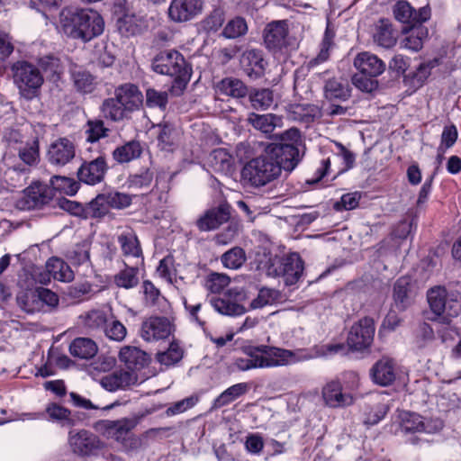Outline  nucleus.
<instances>
[{
  "label": "nucleus",
  "instance_id": "obj_1",
  "mask_svg": "<svg viewBox=\"0 0 461 461\" xmlns=\"http://www.w3.org/2000/svg\"><path fill=\"white\" fill-rule=\"evenodd\" d=\"M59 23L67 37L83 43L100 36L104 30L102 15L91 8L79 10L64 8L59 14Z\"/></svg>",
  "mask_w": 461,
  "mask_h": 461
},
{
  "label": "nucleus",
  "instance_id": "obj_2",
  "mask_svg": "<svg viewBox=\"0 0 461 461\" xmlns=\"http://www.w3.org/2000/svg\"><path fill=\"white\" fill-rule=\"evenodd\" d=\"M427 300L432 320L448 322L451 318L461 312V295L456 291H448L445 286L438 285L427 293Z\"/></svg>",
  "mask_w": 461,
  "mask_h": 461
},
{
  "label": "nucleus",
  "instance_id": "obj_3",
  "mask_svg": "<svg viewBox=\"0 0 461 461\" xmlns=\"http://www.w3.org/2000/svg\"><path fill=\"white\" fill-rule=\"evenodd\" d=\"M154 72L174 77L176 82L185 86L192 76V68L184 56L176 50L159 51L152 59Z\"/></svg>",
  "mask_w": 461,
  "mask_h": 461
},
{
  "label": "nucleus",
  "instance_id": "obj_4",
  "mask_svg": "<svg viewBox=\"0 0 461 461\" xmlns=\"http://www.w3.org/2000/svg\"><path fill=\"white\" fill-rule=\"evenodd\" d=\"M279 175V164L266 150L263 155L249 160L241 171L243 180L256 187L267 185Z\"/></svg>",
  "mask_w": 461,
  "mask_h": 461
},
{
  "label": "nucleus",
  "instance_id": "obj_5",
  "mask_svg": "<svg viewBox=\"0 0 461 461\" xmlns=\"http://www.w3.org/2000/svg\"><path fill=\"white\" fill-rule=\"evenodd\" d=\"M68 441L72 452L83 458L98 456L106 447L105 442L87 429H71Z\"/></svg>",
  "mask_w": 461,
  "mask_h": 461
},
{
  "label": "nucleus",
  "instance_id": "obj_6",
  "mask_svg": "<svg viewBox=\"0 0 461 461\" xmlns=\"http://www.w3.org/2000/svg\"><path fill=\"white\" fill-rule=\"evenodd\" d=\"M14 80L21 95L26 99H32L43 83V77L39 69L26 61H18L13 65Z\"/></svg>",
  "mask_w": 461,
  "mask_h": 461
},
{
  "label": "nucleus",
  "instance_id": "obj_7",
  "mask_svg": "<svg viewBox=\"0 0 461 461\" xmlns=\"http://www.w3.org/2000/svg\"><path fill=\"white\" fill-rule=\"evenodd\" d=\"M303 262L297 253H292L283 258L269 260L267 272L268 276L282 277L286 285H293L302 276Z\"/></svg>",
  "mask_w": 461,
  "mask_h": 461
},
{
  "label": "nucleus",
  "instance_id": "obj_8",
  "mask_svg": "<svg viewBox=\"0 0 461 461\" xmlns=\"http://www.w3.org/2000/svg\"><path fill=\"white\" fill-rule=\"evenodd\" d=\"M138 422L136 417H124L114 420H101L95 422V429L107 439H113L126 446Z\"/></svg>",
  "mask_w": 461,
  "mask_h": 461
},
{
  "label": "nucleus",
  "instance_id": "obj_9",
  "mask_svg": "<svg viewBox=\"0 0 461 461\" xmlns=\"http://www.w3.org/2000/svg\"><path fill=\"white\" fill-rule=\"evenodd\" d=\"M400 429L402 432H424L435 434L443 428V421L440 419H424L420 414L402 411L399 413Z\"/></svg>",
  "mask_w": 461,
  "mask_h": 461
},
{
  "label": "nucleus",
  "instance_id": "obj_10",
  "mask_svg": "<svg viewBox=\"0 0 461 461\" xmlns=\"http://www.w3.org/2000/svg\"><path fill=\"white\" fill-rule=\"evenodd\" d=\"M260 368H269L294 364L298 361L295 353L267 345L255 346Z\"/></svg>",
  "mask_w": 461,
  "mask_h": 461
},
{
  "label": "nucleus",
  "instance_id": "obj_11",
  "mask_svg": "<svg viewBox=\"0 0 461 461\" xmlns=\"http://www.w3.org/2000/svg\"><path fill=\"white\" fill-rule=\"evenodd\" d=\"M375 321L370 317H364L355 323L348 335L347 343L352 350L362 351L368 348L374 339Z\"/></svg>",
  "mask_w": 461,
  "mask_h": 461
},
{
  "label": "nucleus",
  "instance_id": "obj_12",
  "mask_svg": "<svg viewBox=\"0 0 461 461\" xmlns=\"http://www.w3.org/2000/svg\"><path fill=\"white\" fill-rule=\"evenodd\" d=\"M53 188L47 184L36 182L24 190L23 205L28 210L40 209L47 204L55 206Z\"/></svg>",
  "mask_w": 461,
  "mask_h": 461
},
{
  "label": "nucleus",
  "instance_id": "obj_13",
  "mask_svg": "<svg viewBox=\"0 0 461 461\" xmlns=\"http://www.w3.org/2000/svg\"><path fill=\"white\" fill-rule=\"evenodd\" d=\"M288 32V23L285 20L267 23L263 32L266 47L273 52L283 51L289 45Z\"/></svg>",
  "mask_w": 461,
  "mask_h": 461
},
{
  "label": "nucleus",
  "instance_id": "obj_14",
  "mask_svg": "<svg viewBox=\"0 0 461 461\" xmlns=\"http://www.w3.org/2000/svg\"><path fill=\"white\" fill-rule=\"evenodd\" d=\"M266 151L279 164L280 171H292L301 160V148L292 144L271 143Z\"/></svg>",
  "mask_w": 461,
  "mask_h": 461
},
{
  "label": "nucleus",
  "instance_id": "obj_15",
  "mask_svg": "<svg viewBox=\"0 0 461 461\" xmlns=\"http://www.w3.org/2000/svg\"><path fill=\"white\" fill-rule=\"evenodd\" d=\"M321 399L325 406L332 409L350 406L356 401L355 397L343 391L339 381L336 378L324 384L321 389Z\"/></svg>",
  "mask_w": 461,
  "mask_h": 461
},
{
  "label": "nucleus",
  "instance_id": "obj_16",
  "mask_svg": "<svg viewBox=\"0 0 461 461\" xmlns=\"http://www.w3.org/2000/svg\"><path fill=\"white\" fill-rule=\"evenodd\" d=\"M173 331V324L166 317H150L141 324L140 336L148 342L167 339Z\"/></svg>",
  "mask_w": 461,
  "mask_h": 461
},
{
  "label": "nucleus",
  "instance_id": "obj_17",
  "mask_svg": "<svg viewBox=\"0 0 461 461\" xmlns=\"http://www.w3.org/2000/svg\"><path fill=\"white\" fill-rule=\"evenodd\" d=\"M203 0H172L168 7V16L176 23L194 19L202 13Z\"/></svg>",
  "mask_w": 461,
  "mask_h": 461
},
{
  "label": "nucleus",
  "instance_id": "obj_18",
  "mask_svg": "<svg viewBox=\"0 0 461 461\" xmlns=\"http://www.w3.org/2000/svg\"><path fill=\"white\" fill-rule=\"evenodd\" d=\"M398 376L396 362L390 357H384L376 361L370 369L372 381L381 386L392 384Z\"/></svg>",
  "mask_w": 461,
  "mask_h": 461
},
{
  "label": "nucleus",
  "instance_id": "obj_19",
  "mask_svg": "<svg viewBox=\"0 0 461 461\" xmlns=\"http://www.w3.org/2000/svg\"><path fill=\"white\" fill-rule=\"evenodd\" d=\"M393 14L396 20L402 23H420L427 22L431 15L429 5L415 10L407 1H399L393 7Z\"/></svg>",
  "mask_w": 461,
  "mask_h": 461
},
{
  "label": "nucleus",
  "instance_id": "obj_20",
  "mask_svg": "<svg viewBox=\"0 0 461 461\" xmlns=\"http://www.w3.org/2000/svg\"><path fill=\"white\" fill-rule=\"evenodd\" d=\"M108 169L105 158L98 156L91 161H85L78 168V179L87 185H96L103 181Z\"/></svg>",
  "mask_w": 461,
  "mask_h": 461
},
{
  "label": "nucleus",
  "instance_id": "obj_21",
  "mask_svg": "<svg viewBox=\"0 0 461 461\" xmlns=\"http://www.w3.org/2000/svg\"><path fill=\"white\" fill-rule=\"evenodd\" d=\"M240 66L248 77L257 79L264 75L267 62L261 50L251 49L242 53Z\"/></svg>",
  "mask_w": 461,
  "mask_h": 461
},
{
  "label": "nucleus",
  "instance_id": "obj_22",
  "mask_svg": "<svg viewBox=\"0 0 461 461\" xmlns=\"http://www.w3.org/2000/svg\"><path fill=\"white\" fill-rule=\"evenodd\" d=\"M75 155L74 143L66 138H60L52 142L47 153L49 162L54 166L67 165L74 158Z\"/></svg>",
  "mask_w": 461,
  "mask_h": 461
},
{
  "label": "nucleus",
  "instance_id": "obj_23",
  "mask_svg": "<svg viewBox=\"0 0 461 461\" xmlns=\"http://www.w3.org/2000/svg\"><path fill=\"white\" fill-rule=\"evenodd\" d=\"M138 383L137 375L132 371L120 369L103 376L100 384L108 392L126 390Z\"/></svg>",
  "mask_w": 461,
  "mask_h": 461
},
{
  "label": "nucleus",
  "instance_id": "obj_24",
  "mask_svg": "<svg viewBox=\"0 0 461 461\" xmlns=\"http://www.w3.org/2000/svg\"><path fill=\"white\" fill-rule=\"evenodd\" d=\"M114 97L128 113L138 110L143 102V95L137 86L124 84L115 88Z\"/></svg>",
  "mask_w": 461,
  "mask_h": 461
},
{
  "label": "nucleus",
  "instance_id": "obj_25",
  "mask_svg": "<svg viewBox=\"0 0 461 461\" xmlns=\"http://www.w3.org/2000/svg\"><path fill=\"white\" fill-rule=\"evenodd\" d=\"M354 67L359 73L378 77L385 69V64L375 54L367 51L358 53L354 59Z\"/></svg>",
  "mask_w": 461,
  "mask_h": 461
},
{
  "label": "nucleus",
  "instance_id": "obj_26",
  "mask_svg": "<svg viewBox=\"0 0 461 461\" xmlns=\"http://www.w3.org/2000/svg\"><path fill=\"white\" fill-rule=\"evenodd\" d=\"M43 413L45 414V420L56 423L60 427L71 428L77 425L78 420L75 413L56 402L47 404Z\"/></svg>",
  "mask_w": 461,
  "mask_h": 461
},
{
  "label": "nucleus",
  "instance_id": "obj_27",
  "mask_svg": "<svg viewBox=\"0 0 461 461\" xmlns=\"http://www.w3.org/2000/svg\"><path fill=\"white\" fill-rule=\"evenodd\" d=\"M230 218V211L227 205H220L205 212L197 221L200 230L207 231L218 228Z\"/></svg>",
  "mask_w": 461,
  "mask_h": 461
},
{
  "label": "nucleus",
  "instance_id": "obj_28",
  "mask_svg": "<svg viewBox=\"0 0 461 461\" xmlns=\"http://www.w3.org/2000/svg\"><path fill=\"white\" fill-rule=\"evenodd\" d=\"M119 358L132 372L143 368L149 362V356L145 351L131 346L122 348Z\"/></svg>",
  "mask_w": 461,
  "mask_h": 461
},
{
  "label": "nucleus",
  "instance_id": "obj_29",
  "mask_svg": "<svg viewBox=\"0 0 461 461\" xmlns=\"http://www.w3.org/2000/svg\"><path fill=\"white\" fill-rule=\"evenodd\" d=\"M158 127L159 129L158 135V147L165 151H174L180 142V130L169 122L160 123Z\"/></svg>",
  "mask_w": 461,
  "mask_h": 461
},
{
  "label": "nucleus",
  "instance_id": "obj_30",
  "mask_svg": "<svg viewBox=\"0 0 461 461\" xmlns=\"http://www.w3.org/2000/svg\"><path fill=\"white\" fill-rule=\"evenodd\" d=\"M397 31L388 20L381 19L374 27L373 40L380 47L389 49L397 41Z\"/></svg>",
  "mask_w": 461,
  "mask_h": 461
},
{
  "label": "nucleus",
  "instance_id": "obj_31",
  "mask_svg": "<svg viewBox=\"0 0 461 461\" xmlns=\"http://www.w3.org/2000/svg\"><path fill=\"white\" fill-rule=\"evenodd\" d=\"M215 92L234 99H241L246 97L249 89L240 79L230 77L221 79L216 84Z\"/></svg>",
  "mask_w": 461,
  "mask_h": 461
},
{
  "label": "nucleus",
  "instance_id": "obj_32",
  "mask_svg": "<svg viewBox=\"0 0 461 461\" xmlns=\"http://www.w3.org/2000/svg\"><path fill=\"white\" fill-rule=\"evenodd\" d=\"M248 121L256 130L267 135L272 133L276 127H281L283 124L282 117L273 113L258 114L251 113Z\"/></svg>",
  "mask_w": 461,
  "mask_h": 461
},
{
  "label": "nucleus",
  "instance_id": "obj_33",
  "mask_svg": "<svg viewBox=\"0 0 461 461\" xmlns=\"http://www.w3.org/2000/svg\"><path fill=\"white\" fill-rule=\"evenodd\" d=\"M323 90L325 97L330 101H346L350 96L349 85L342 78L326 79Z\"/></svg>",
  "mask_w": 461,
  "mask_h": 461
},
{
  "label": "nucleus",
  "instance_id": "obj_34",
  "mask_svg": "<svg viewBox=\"0 0 461 461\" xmlns=\"http://www.w3.org/2000/svg\"><path fill=\"white\" fill-rule=\"evenodd\" d=\"M71 78L77 91L82 94L92 93L96 86L95 77L87 70L74 66L70 69Z\"/></svg>",
  "mask_w": 461,
  "mask_h": 461
},
{
  "label": "nucleus",
  "instance_id": "obj_35",
  "mask_svg": "<svg viewBox=\"0 0 461 461\" xmlns=\"http://www.w3.org/2000/svg\"><path fill=\"white\" fill-rule=\"evenodd\" d=\"M411 280L409 276H402L394 284L393 300L396 307L403 311L411 303Z\"/></svg>",
  "mask_w": 461,
  "mask_h": 461
},
{
  "label": "nucleus",
  "instance_id": "obj_36",
  "mask_svg": "<svg viewBox=\"0 0 461 461\" xmlns=\"http://www.w3.org/2000/svg\"><path fill=\"white\" fill-rule=\"evenodd\" d=\"M69 352L76 357L89 359L95 357L97 353V346L90 339L77 338L71 342L69 346Z\"/></svg>",
  "mask_w": 461,
  "mask_h": 461
},
{
  "label": "nucleus",
  "instance_id": "obj_37",
  "mask_svg": "<svg viewBox=\"0 0 461 461\" xmlns=\"http://www.w3.org/2000/svg\"><path fill=\"white\" fill-rule=\"evenodd\" d=\"M118 242L124 256L133 258L142 256L138 238L132 230H123L118 237Z\"/></svg>",
  "mask_w": 461,
  "mask_h": 461
},
{
  "label": "nucleus",
  "instance_id": "obj_38",
  "mask_svg": "<svg viewBox=\"0 0 461 461\" xmlns=\"http://www.w3.org/2000/svg\"><path fill=\"white\" fill-rule=\"evenodd\" d=\"M46 269L54 279L61 282H69L74 278L70 267L58 258H50L46 263Z\"/></svg>",
  "mask_w": 461,
  "mask_h": 461
},
{
  "label": "nucleus",
  "instance_id": "obj_39",
  "mask_svg": "<svg viewBox=\"0 0 461 461\" xmlns=\"http://www.w3.org/2000/svg\"><path fill=\"white\" fill-rule=\"evenodd\" d=\"M317 107L311 104H291L287 108V116L290 120L310 122L317 114Z\"/></svg>",
  "mask_w": 461,
  "mask_h": 461
},
{
  "label": "nucleus",
  "instance_id": "obj_40",
  "mask_svg": "<svg viewBox=\"0 0 461 461\" xmlns=\"http://www.w3.org/2000/svg\"><path fill=\"white\" fill-rule=\"evenodd\" d=\"M428 37V30L421 25L412 28L401 41V47L411 51H419Z\"/></svg>",
  "mask_w": 461,
  "mask_h": 461
},
{
  "label": "nucleus",
  "instance_id": "obj_41",
  "mask_svg": "<svg viewBox=\"0 0 461 461\" xmlns=\"http://www.w3.org/2000/svg\"><path fill=\"white\" fill-rule=\"evenodd\" d=\"M101 113L107 120L120 122L126 117L128 112L116 97H110L103 102Z\"/></svg>",
  "mask_w": 461,
  "mask_h": 461
},
{
  "label": "nucleus",
  "instance_id": "obj_42",
  "mask_svg": "<svg viewBox=\"0 0 461 461\" xmlns=\"http://www.w3.org/2000/svg\"><path fill=\"white\" fill-rule=\"evenodd\" d=\"M211 304L216 312L222 315L239 316L245 312L244 306L232 302L226 295L212 299Z\"/></svg>",
  "mask_w": 461,
  "mask_h": 461
},
{
  "label": "nucleus",
  "instance_id": "obj_43",
  "mask_svg": "<svg viewBox=\"0 0 461 461\" xmlns=\"http://www.w3.org/2000/svg\"><path fill=\"white\" fill-rule=\"evenodd\" d=\"M249 390V384L247 383H239L231 385L223 391L215 400H214V407L221 408L225 405L230 404L244 393H246Z\"/></svg>",
  "mask_w": 461,
  "mask_h": 461
},
{
  "label": "nucleus",
  "instance_id": "obj_44",
  "mask_svg": "<svg viewBox=\"0 0 461 461\" xmlns=\"http://www.w3.org/2000/svg\"><path fill=\"white\" fill-rule=\"evenodd\" d=\"M141 154V147L139 141H129L113 150V158L119 163H127L138 158Z\"/></svg>",
  "mask_w": 461,
  "mask_h": 461
},
{
  "label": "nucleus",
  "instance_id": "obj_45",
  "mask_svg": "<svg viewBox=\"0 0 461 461\" xmlns=\"http://www.w3.org/2000/svg\"><path fill=\"white\" fill-rule=\"evenodd\" d=\"M251 106L255 110H267L273 104V92L267 88L252 89L248 93Z\"/></svg>",
  "mask_w": 461,
  "mask_h": 461
},
{
  "label": "nucleus",
  "instance_id": "obj_46",
  "mask_svg": "<svg viewBox=\"0 0 461 461\" xmlns=\"http://www.w3.org/2000/svg\"><path fill=\"white\" fill-rule=\"evenodd\" d=\"M109 207L106 194H98L85 206V218H102L108 212Z\"/></svg>",
  "mask_w": 461,
  "mask_h": 461
},
{
  "label": "nucleus",
  "instance_id": "obj_47",
  "mask_svg": "<svg viewBox=\"0 0 461 461\" xmlns=\"http://www.w3.org/2000/svg\"><path fill=\"white\" fill-rule=\"evenodd\" d=\"M50 188H53V194L59 192L67 195H74L77 194L79 184L73 178L54 176L50 178Z\"/></svg>",
  "mask_w": 461,
  "mask_h": 461
},
{
  "label": "nucleus",
  "instance_id": "obj_48",
  "mask_svg": "<svg viewBox=\"0 0 461 461\" xmlns=\"http://www.w3.org/2000/svg\"><path fill=\"white\" fill-rule=\"evenodd\" d=\"M174 174L167 172H159L156 178V184L151 191L152 195H157L159 203H165L167 202L168 192L170 190V181L173 178Z\"/></svg>",
  "mask_w": 461,
  "mask_h": 461
},
{
  "label": "nucleus",
  "instance_id": "obj_49",
  "mask_svg": "<svg viewBox=\"0 0 461 461\" xmlns=\"http://www.w3.org/2000/svg\"><path fill=\"white\" fill-rule=\"evenodd\" d=\"M183 357V349L177 343H171L165 351L156 355L157 361L165 366H171L179 362Z\"/></svg>",
  "mask_w": 461,
  "mask_h": 461
},
{
  "label": "nucleus",
  "instance_id": "obj_50",
  "mask_svg": "<svg viewBox=\"0 0 461 461\" xmlns=\"http://www.w3.org/2000/svg\"><path fill=\"white\" fill-rule=\"evenodd\" d=\"M20 158L27 165H35L39 160V141L32 139L17 148Z\"/></svg>",
  "mask_w": 461,
  "mask_h": 461
},
{
  "label": "nucleus",
  "instance_id": "obj_51",
  "mask_svg": "<svg viewBox=\"0 0 461 461\" xmlns=\"http://www.w3.org/2000/svg\"><path fill=\"white\" fill-rule=\"evenodd\" d=\"M280 299V294L277 290L262 287L258 290V295L250 303L252 309H260L267 305H271Z\"/></svg>",
  "mask_w": 461,
  "mask_h": 461
},
{
  "label": "nucleus",
  "instance_id": "obj_52",
  "mask_svg": "<svg viewBox=\"0 0 461 461\" xmlns=\"http://www.w3.org/2000/svg\"><path fill=\"white\" fill-rule=\"evenodd\" d=\"M335 378L339 381L340 386L345 393L356 398V393L360 387V378L357 372L346 371Z\"/></svg>",
  "mask_w": 461,
  "mask_h": 461
},
{
  "label": "nucleus",
  "instance_id": "obj_53",
  "mask_svg": "<svg viewBox=\"0 0 461 461\" xmlns=\"http://www.w3.org/2000/svg\"><path fill=\"white\" fill-rule=\"evenodd\" d=\"M209 163L214 171L226 173L231 167V158L224 149H217L210 154Z\"/></svg>",
  "mask_w": 461,
  "mask_h": 461
},
{
  "label": "nucleus",
  "instance_id": "obj_54",
  "mask_svg": "<svg viewBox=\"0 0 461 461\" xmlns=\"http://www.w3.org/2000/svg\"><path fill=\"white\" fill-rule=\"evenodd\" d=\"M245 357H237L234 365L240 371H248L249 369L260 368L255 346H247L243 348Z\"/></svg>",
  "mask_w": 461,
  "mask_h": 461
},
{
  "label": "nucleus",
  "instance_id": "obj_55",
  "mask_svg": "<svg viewBox=\"0 0 461 461\" xmlns=\"http://www.w3.org/2000/svg\"><path fill=\"white\" fill-rule=\"evenodd\" d=\"M438 65V59H434L421 63L411 75V84L414 87H420L431 73V69Z\"/></svg>",
  "mask_w": 461,
  "mask_h": 461
},
{
  "label": "nucleus",
  "instance_id": "obj_56",
  "mask_svg": "<svg viewBox=\"0 0 461 461\" xmlns=\"http://www.w3.org/2000/svg\"><path fill=\"white\" fill-rule=\"evenodd\" d=\"M245 260V252L240 248H233L221 256V263L230 269L240 268Z\"/></svg>",
  "mask_w": 461,
  "mask_h": 461
},
{
  "label": "nucleus",
  "instance_id": "obj_57",
  "mask_svg": "<svg viewBox=\"0 0 461 461\" xmlns=\"http://www.w3.org/2000/svg\"><path fill=\"white\" fill-rule=\"evenodd\" d=\"M109 129L104 127L102 120H90L86 123V139L89 142H96L107 135Z\"/></svg>",
  "mask_w": 461,
  "mask_h": 461
},
{
  "label": "nucleus",
  "instance_id": "obj_58",
  "mask_svg": "<svg viewBox=\"0 0 461 461\" xmlns=\"http://www.w3.org/2000/svg\"><path fill=\"white\" fill-rule=\"evenodd\" d=\"M387 411L388 407L384 403L366 406L364 411V423L366 425H375L384 418Z\"/></svg>",
  "mask_w": 461,
  "mask_h": 461
},
{
  "label": "nucleus",
  "instance_id": "obj_59",
  "mask_svg": "<svg viewBox=\"0 0 461 461\" xmlns=\"http://www.w3.org/2000/svg\"><path fill=\"white\" fill-rule=\"evenodd\" d=\"M139 283L138 268L126 267L115 276V284L119 287L130 289L136 286Z\"/></svg>",
  "mask_w": 461,
  "mask_h": 461
},
{
  "label": "nucleus",
  "instance_id": "obj_60",
  "mask_svg": "<svg viewBox=\"0 0 461 461\" xmlns=\"http://www.w3.org/2000/svg\"><path fill=\"white\" fill-rule=\"evenodd\" d=\"M248 31L246 21L236 17L228 22L223 29L222 35L227 39H235L244 35Z\"/></svg>",
  "mask_w": 461,
  "mask_h": 461
},
{
  "label": "nucleus",
  "instance_id": "obj_61",
  "mask_svg": "<svg viewBox=\"0 0 461 461\" xmlns=\"http://www.w3.org/2000/svg\"><path fill=\"white\" fill-rule=\"evenodd\" d=\"M68 260L74 266L88 264L90 260L88 245L79 244L68 252Z\"/></svg>",
  "mask_w": 461,
  "mask_h": 461
},
{
  "label": "nucleus",
  "instance_id": "obj_62",
  "mask_svg": "<svg viewBox=\"0 0 461 461\" xmlns=\"http://www.w3.org/2000/svg\"><path fill=\"white\" fill-rule=\"evenodd\" d=\"M230 284V277L224 274L211 273L205 279V288L213 294L221 293Z\"/></svg>",
  "mask_w": 461,
  "mask_h": 461
},
{
  "label": "nucleus",
  "instance_id": "obj_63",
  "mask_svg": "<svg viewBox=\"0 0 461 461\" xmlns=\"http://www.w3.org/2000/svg\"><path fill=\"white\" fill-rule=\"evenodd\" d=\"M375 77L358 72L353 76L352 84L362 92L372 93L378 87V81Z\"/></svg>",
  "mask_w": 461,
  "mask_h": 461
},
{
  "label": "nucleus",
  "instance_id": "obj_64",
  "mask_svg": "<svg viewBox=\"0 0 461 461\" xmlns=\"http://www.w3.org/2000/svg\"><path fill=\"white\" fill-rule=\"evenodd\" d=\"M434 331L431 326L426 322L420 323L415 330V345L422 348L434 340Z\"/></svg>",
  "mask_w": 461,
  "mask_h": 461
}]
</instances>
